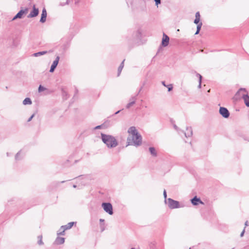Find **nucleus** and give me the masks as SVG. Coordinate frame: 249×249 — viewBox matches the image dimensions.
Returning a JSON list of instances; mask_svg holds the SVG:
<instances>
[{"mask_svg": "<svg viewBox=\"0 0 249 249\" xmlns=\"http://www.w3.org/2000/svg\"><path fill=\"white\" fill-rule=\"evenodd\" d=\"M129 134L127 138V145H139L142 143V137L138 132L136 127L131 126L127 130Z\"/></svg>", "mask_w": 249, "mask_h": 249, "instance_id": "f257e3e1", "label": "nucleus"}, {"mask_svg": "<svg viewBox=\"0 0 249 249\" xmlns=\"http://www.w3.org/2000/svg\"><path fill=\"white\" fill-rule=\"evenodd\" d=\"M102 139L103 142L106 143L108 147H115L118 144L116 140L114 137L111 136L102 134Z\"/></svg>", "mask_w": 249, "mask_h": 249, "instance_id": "f03ea898", "label": "nucleus"}, {"mask_svg": "<svg viewBox=\"0 0 249 249\" xmlns=\"http://www.w3.org/2000/svg\"><path fill=\"white\" fill-rule=\"evenodd\" d=\"M238 93H242V96L246 106L249 107V96L248 95L246 90L245 89H240Z\"/></svg>", "mask_w": 249, "mask_h": 249, "instance_id": "7ed1b4c3", "label": "nucleus"}, {"mask_svg": "<svg viewBox=\"0 0 249 249\" xmlns=\"http://www.w3.org/2000/svg\"><path fill=\"white\" fill-rule=\"evenodd\" d=\"M168 204L170 209H176L180 207L179 202L171 198L168 199Z\"/></svg>", "mask_w": 249, "mask_h": 249, "instance_id": "20e7f679", "label": "nucleus"}, {"mask_svg": "<svg viewBox=\"0 0 249 249\" xmlns=\"http://www.w3.org/2000/svg\"><path fill=\"white\" fill-rule=\"evenodd\" d=\"M102 206L104 210L108 214L112 215L113 214V209L112 205L109 203H103Z\"/></svg>", "mask_w": 249, "mask_h": 249, "instance_id": "39448f33", "label": "nucleus"}, {"mask_svg": "<svg viewBox=\"0 0 249 249\" xmlns=\"http://www.w3.org/2000/svg\"><path fill=\"white\" fill-rule=\"evenodd\" d=\"M39 13L38 9L34 5L33 6V10L30 12V14L28 16V18H34L36 17Z\"/></svg>", "mask_w": 249, "mask_h": 249, "instance_id": "423d86ee", "label": "nucleus"}, {"mask_svg": "<svg viewBox=\"0 0 249 249\" xmlns=\"http://www.w3.org/2000/svg\"><path fill=\"white\" fill-rule=\"evenodd\" d=\"M219 112L220 114L224 118H228L229 116V112L227 108L221 107L219 109Z\"/></svg>", "mask_w": 249, "mask_h": 249, "instance_id": "0eeeda50", "label": "nucleus"}, {"mask_svg": "<svg viewBox=\"0 0 249 249\" xmlns=\"http://www.w3.org/2000/svg\"><path fill=\"white\" fill-rule=\"evenodd\" d=\"M169 37L166 35L163 34L161 42L162 46L163 47H166L169 44Z\"/></svg>", "mask_w": 249, "mask_h": 249, "instance_id": "6e6552de", "label": "nucleus"}, {"mask_svg": "<svg viewBox=\"0 0 249 249\" xmlns=\"http://www.w3.org/2000/svg\"><path fill=\"white\" fill-rule=\"evenodd\" d=\"M28 9L25 8L24 10H21L13 18V20H15L18 18H21L22 16L24 14H26L28 12Z\"/></svg>", "mask_w": 249, "mask_h": 249, "instance_id": "1a4fd4ad", "label": "nucleus"}, {"mask_svg": "<svg viewBox=\"0 0 249 249\" xmlns=\"http://www.w3.org/2000/svg\"><path fill=\"white\" fill-rule=\"evenodd\" d=\"M59 60V57L58 56H57L56 57L55 60L53 62V63L51 66V69L50 70V71L51 72H53L54 71V69H55L57 65H58Z\"/></svg>", "mask_w": 249, "mask_h": 249, "instance_id": "9d476101", "label": "nucleus"}, {"mask_svg": "<svg viewBox=\"0 0 249 249\" xmlns=\"http://www.w3.org/2000/svg\"><path fill=\"white\" fill-rule=\"evenodd\" d=\"M74 222H70L67 225L62 226L61 229L62 230V232L60 234H64V232L67 230L71 229L73 225Z\"/></svg>", "mask_w": 249, "mask_h": 249, "instance_id": "9b49d317", "label": "nucleus"}, {"mask_svg": "<svg viewBox=\"0 0 249 249\" xmlns=\"http://www.w3.org/2000/svg\"><path fill=\"white\" fill-rule=\"evenodd\" d=\"M47 15V13L46 10L44 8H43V9L42 10V11L41 17V18L40 20V21L41 22L44 23L46 21Z\"/></svg>", "mask_w": 249, "mask_h": 249, "instance_id": "f8f14e48", "label": "nucleus"}, {"mask_svg": "<svg viewBox=\"0 0 249 249\" xmlns=\"http://www.w3.org/2000/svg\"><path fill=\"white\" fill-rule=\"evenodd\" d=\"M191 202L192 204L194 205H198V203L200 204H203V202L201 201V200L197 198L196 196L194 197L192 200Z\"/></svg>", "mask_w": 249, "mask_h": 249, "instance_id": "ddd939ff", "label": "nucleus"}, {"mask_svg": "<svg viewBox=\"0 0 249 249\" xmlns=\"http://www.w3.org/2000/svg\"><path fill=\"white\" fill-rule=\"evenodd\" d=\"M200 15L198 12H196V18L194 20V23L196 24H198L200 22Z\"/></svg>", "mask_w": 249, "mask_h": 249, "instance_id": "4468645a", "label": "nucleus"}, {"mask_svg": "<svg viewBox=\"0 0 249 249\" xmlns=\"http://www.w3.org/2000/svg\"><path fill=\"white\" fill-rule=\"evenodd\" d=\"M65 239L63 237H58L56 239V243L57 244H61L64 243Z\"/></svg>", "mask_w": 249, "mask_h": 249, "instance_id": "2eb2a0df", "label": "nucleus"}, {"mask_svg": "<svg viewBox=\"0 0 249 249\" xmlns=\"http://www.w3.org/2000/svg\"><path fill=\"white\" fill-rule=\"evenodd\" d=\"M23 104L24 105H31L32 104V101L29 98H26L23 100Z\"/></svg>", "mask_w": 249, "mask_h": 249, "instance_id": "dca6fc26", "label": "nucleus"}, {"mask_svg": "<svg viewBox=\"0 0 249 249\" xmlns=\"http://www.w3.org/2000/svg\"><path fill=\"white\" fill-rule=\"evenodd\" d=\"M149 151L152 155H153L154 156H156L157 155L156 151L154 148L150 147L149 148Z\"/></svg>", "mask_w": 249, "mask_h": 249, "instance_id": "f3484780", "label": "nucleus"}, {"mask_svg": "<svg viewBox=\"0 0 249 249\" xmlns=\"http://www.w3.org/2000/svg\"><path fill=\"white\" fill-rule=\"evenodd\" d=\"M201 26H202V23L200 22L198 24L197 26V31L196 32V33H195V35H197L199 33V31H200V30L201 28Z\"/></svg>", "mask_w": 249, "mask_h": 249, "instance_id": "a211bd4d", "label": "nucleus"}, {"mask_svg": "<svg viewBox=\"0 0 249 249\" xmlns=\"http://www.w3.org/2000/svg\"><path fill=\"white\" fill-rule=\"evenodd\" d=\"M46 53H47V52H46V51L40 52H38V53H34V55L35 56H38L39 55H43V54H46Z\"/></svg>", "mask_w": 249, "mask_h": 249, "instance_id": "6ab92c4d", "label": "nucleus"}, {"mask_svg": "<svg viewBox=\"0 0 249 249\" xmlns=\"http://www.w3.org/2000/svg\"><path fill=\"white\" fill-rule=\"evenodd\" d=\"M37 242L39 245H42L43 244V242L42 241V236H39L38 237V242Z\"/></svg>", "mask_w": 249, "mask_h": 249, "instance_id": "aec40b11", "label": "nucleus"}, {"mask_svg": "<svg viewBox=\"0 0 249 249\" xmlns=\"http://www.w3.org/2000/svg\"><path fill=\"white\" fill-rule=\"evenodd\" d=\"M123 67H124V61L122 62V63L121 64L120 66H119V67L118 68L119 74L121 72Z\"/></svg>", "mask_w": 249, "mask_h": 249, "instance_id": "412c9836", "label": "nucleus"}, {"mask_svg": "<svg viewBox=\"0 0 249 249\" xmlns=\"http://www.w3.org/2000/svg\"><path fill=\"white\" fill-rule=\"evenodd\" d=\"M45 89V88L44 87H42L41 85L39 87V88H38L39 92L44 91Z\"/></svg>", "mask_w": 249, "mask_h": 249, "instance_id": "4be33fe9", "label": "nucleus"}, {"mask_svg": "<svg viewBox=\"0 0 249 249\" xmlns=\"http://www.w3.org/2000/svg\"><path fill=\"white\" fill-rule=\"evenodd\" d=\"M135 104V101H132L130 103H129L128 105H127V107H130L132 106L133 105H134Z\"/></svg>", "mask_w": 249, "mask_h": 249, "instance_id": "5701e85b", "label": "nucleus"}, {"mask_svg": "<svg viewBox=\"0 0 249 249\" xmlns=\"http://www.w3.org/2000/svg\"><path fill=\"white\" fill-rule=\"evenodd\" d=\"M201 76L200 75H199V87L201 86Z\"/></svg>", "mask_w": 249, "mask_h": 249, "instance_id": "b1692460", "label": "nucleus"}, {"mask_svg": "<svg viewBox=\"0 0 249 249\" xmlns=\"http://www.w3.org/2000/svg\"><path fill=\"white\" fill-rule=\"evenodd\" d=\"M168 91H171L173 87L171 85L168 86Z\"/></svg>", "mask_w": 249, "mask_h": 249, "instance_id": "393cba45", "label": "nucleus"}, {"mask_svg": "<svg viewBox=\"0 0 249 249\" xmlns=\"http://www.w3.org/2000/svg\"><path fill=\"white\" fill-rule=\"evenodd\" d=\"M157 5L160 3V0H154Z\"/></svg>", "mask_w": 249, "mask_h": 249, "instance_id": "a878e982", "label": "nucleus"}, {"mask_svg": "<svg viewBox=\"0 0 249 249\" xmlns=\"http://www.w3.org/2000/svg\"><path fill=\"white\" fill-rule=\"evenodd\" d=\"M34 116V115H32L31 117L30 118H29V120H28V122H30Z\"/></svg>", "mask_w": 249, "mask_h": 249, "instance_id": "bb28decb", "label": "nucleus"}, {"mask_svg": "<svg viewBox=\"0 0 249 249\" xmlns=\"http://www.w3.org/2000/svg\"><path fill=\"white\" fill-rule=\"evenodd\" d=\"M164 196L165 198L166 197V193L165 191H164Z\"/></svg>", "mask_w": 249, "mask_h": 249, "instance_id": "cd10ccee", "label": "nucleus"}, {"mask_svg": "<svg viewBox=\"0 0 249 249\" xmlns=\"http://www.w3.org/2000/svg\"><path fill=\"white\" fill-rule=\"evenodd\" d=\"M244 232V231H243L241 233V236H242L243 235Z\"/></svg>", "mask_w": 249, "mask_h": 249, "instance_id": "c85d7f7f", "label": "nucleus"}, {"mask_svg": "<svg viewBox=\"0 0 249 249\" xmlns=\"http://www.w3.org/2000/svg\"><path fill=\"white\" fill-rule=\"evenodd\" d=\"M162 84H163V85L164 86H165V84H164V82H162Z\"/></svg>", "mask_w": 249, "mask_h": 249, "instance_id": "c756f323", "label": "nucleus"}, {"mask_svg": "<svg viewBox=\"0 0 249 249\" xmlns=\"http://www.w3.org/2000/svg\"><path fill=\"white\" fill-rule=\"evenodd\" d=\"M99 127H100V126H97L96 128H99Z\"/></svg>", "mask_w": 249, "mask_h": 249, "instance_id": "7c9ffc66", "label": "nucleus"}, {"mask_svg": "<svg viewBox=\"0 0 249 249\" xmlns=\"http://www.w3.org/2000/svg\"><path fill=\"white\" fill-rule=\"evenodd\" d=\"M100 221H104V220L100 219Z\"/></svg>", "mask_w": 249, "mask_h": 249, "instance_id": "2f4dec72", "label": "nucleus"}, {"mask_svg": "<svg viewBox=\"0 0 249 249\" xmlns=\"http://www.w3.org/2000/svg\"><path fill=\"white\" fill-rule=\"evenodd\" d=\"M131 249H134V248H132Z\"/></svg>", "mask_w": 249, "mask_h": 249, "instance_id": "473e14b6", "label": "nucleus"}]
</instances>
